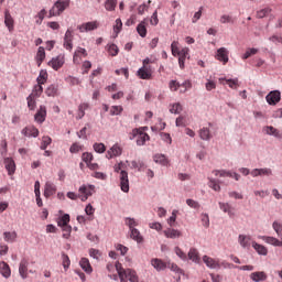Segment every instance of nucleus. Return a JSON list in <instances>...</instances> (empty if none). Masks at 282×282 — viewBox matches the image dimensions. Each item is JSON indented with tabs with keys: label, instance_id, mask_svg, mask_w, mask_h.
Here are the masks:
<instances>
[{
	"label": "nucleus",
	"instance_id": "0e129e2a",
	"mask_svg": "<svg viewBox=\"0 0 282 282\" xmlns=\"http://www.w3.org/2000/svg\"><path fill=\"white\" fill-rule=\"evenodd\" d=\"M94 151H96V153H105V151H107V148L104 145V143H95Z\"/></svg>",
	"mask_w": 282,
	"mask_h": 282
},
{
	"label": "nucleus",
	"instance_id": "de8ad7c7",
	"mask_svg": "<svg viewBox=\"0 0 282 282\" xmlns=\"http://www.w3.org/2000/svg\"><path fill=\"white\" fill-rule=\"evenodd\" d=\"M36 80H37V85H41V86L45 85V83H47V72L41 70Z\"/></svg>",
	"mask_w": 282,
	"mask_h": 282
},
{
	"label": "nucleus",
	"instance_id": "052dcab7",
	"mask_svg": "<svg viewBox=\"0 0 282 282\" xmlns=\"http://www.w3.org/2000/svg\"><path fill=\"white\" fill-rule=\"evenodd\" d=\"M174 252H175V254H177L180 257V259H182V261H186V259H188L186 253L184 251H182V249L180 247H175Z\"/></svg>",
	"mask_w": 282,
	"mask_h": 282
},
{
	"label": "nucleus",
	"instance_id": "b1692460",
	"mask_svg": "<svg viewBox=\"0 0 282 282\" xmlns=\"http://www.w3.org/2000/svg\"><path fill=\"white\" fill-rule=\"evenodd\" d=\"M252 241V237L247 235H239L238 236V243L241 246V248H250Z\"/></svg>",
	"mask_w": 282,
	"mask_h": 282
},
{
	"label": "nucleus",
	"instance_id": "423d86ee",
	"mask_svg": "<svg viewBox=\"0 0 282 282\" xmlns=\"http://www.w3.org/2000/svg\"><path fill=\"white\" fill-rule=\"evenodd\" d=\"M96 193L95 185H82L78 189V197L82 202H87Z\"/></svg>",
	"mask_w": 282,
	"mask_h": 282
},
{
	"label": "nucleus",
	"instance_id": "473e14b6",
	"mask_svg": "<svg viewBox=\"0 0 282 282\" xmlns=\"http://www.w3.org/2000/svg\"><path fill=\"white\" fill-rule=\"evenodd\" d=\"M80 268L87 272V274H91L94 269L91 268V264L89 263V259L87 258H82L79 261Z\"/></svg>",
	"mask_w": 282,
	"mask_h": 282
},
{
	"label": "nucleus",
	"instance_id": "09e8293b",
	"mask_svg": "<svg viewBox=\"0 0 282 282\" xmlns=\"http://www.w3.org/2000/svg\"><path fill=\"white\" fill-rule=\"evenodd\" d=\"M271 12H272V9H270V8L261 9L257 12V18L265 19V17H269Z\"/></svg>",
	"mask_w": 282,
	"mask_h": 282
},
{
	"label": "nucleus",
	"instance_id": "49530a36",
	"mask_svg": "<svg viewBox=\"0 0 282 282\" xmlns=\"http://www.w3.org/2000/svg\"><path fill=\"white\" fill-rule=\"evenodd\" d=\"M57 225L59 226V228H63L65 226H69V214H65L63 215L58 221Z\"/></svg>",
	"mask_w": 282,
	"mask_h": 282
},
{
	"label": "nucleus",
	"instance_id": "37998d69",
	"mask_svg": "<svg viewBox=\"0 0 282 282\" xmlns=\"http://www.w3.org/2000/svg\"><path fill=\"white\" fill-rule=\"evenodd\" d=\"M199 138L200 140H210L212 135H210V130L208 128H202L199 130Z\"/></svg>",
	"mask_w": 282,
	"mask_h": 282
},
{
	"label": "nucleus",
	"instance_id": "a211bd4d",
	"mask_svg": "<svg viewBox=\"0 0 282 282\" xmlns=\"http://www.w3.org/2000/svg\"><path fill=\"white\" fill-rule=\"evenodd\" d=\"M22 135H25L26 138H39V129L34 126L25 127L22 130Z\"/></svg>",
	"mask_w": 282,
	"mask_h": 282
},
{
	"label": "nucleus",
	"instance_id": "e2e57ef3",
	"mask_svg": "<svg viewBox=\"0 0 282 282\" xmlns=\"http://www.w3.org/2000/svg\"><path fill=\"white\" fill-rule=\"evenodd\" d=\"M63 230V238L64 239H69L70 235H72V226L67 225L65 227H62Z\"/></svg>",
	"mask_w": 282,
	"mask_h": 282
},
{
	"label": "nucleus",
	"instance_id": "774afa93",
	"mask_svg": "<svg viewBox=\"0 0 282 282\" xmlns=\"http://www.w3.org/2000/svg\"><path fill=\"white\" fill-rule=\"evenodd\" d=\"M113 30L116 34H120V30H122V20L117 19L116 24L113 25Z\"/></svg>",
	"mask_w": 282,
	"mask_h": 282
},
{
	"label": "nucleus",
	"instance_id": "7ed1b4c3",
	"mask_svg": "<svg viewBox=\"0 0 282 282\" xmlns=\"http://www.w3.org/2000/svg\"><path fill=\"white\" fill-rule=\"evenodd\" d=\"M126 165L120 162L115 165V173H119L120 188L123 193H129V173L124 171Z\"/></svg>",
	"mask_w": 282,
	"mask_h": 282
},
{
	"label": "nucleus",
	"instance_id": "58836bf2",
	"mask_svg": "<svg viewBox=\"0 0 282 282\" xmlns=\"http://www.w3.org/2000/svg\"><path fill=\"white\" fill-rule=\"evenodd\" d=\"M131 230V239H133L134 241H137V243H142V241H144V239L142 238V235L140 234V231L138 229H130Z\"/></svg>",
	"mask_w": 282,
	"mask_h": 282
},
{
	"label": "nucleus",
	"instance_id": "5701e85b",
	"mask_svg": "<svg viewBox=\"0 0 282 282\" xmlns=\"http://www.w3.org/2000/svg\"><path fill=\"white\" fill-rule=\"evenodd\" d=\"M188 260L193 261V263H202V258H199V251L195 248H191L187 253Z\"/></svg>",
	"mask_w": 282,
	"mask_h": 282
},
{
	"label": "nucleus",
	"instance_id": "13d9d810",
	"mask_svg": "<svg viewBox=\"0 0 282 282\" xmlns=\"http://www.w3.org/2000/svg\"><path fill=\"white\" fill-rule=\"evenodd\" d=\"M118 52H120L119 48H118V45L110 44L108 46V53L110 54V56H118Z\"/></svg>",
	"mask_w": 282,
	"mask_h": 282
},
{
	"label": "nucleus",
	"instance_id": "1a4fd4ad",
	"mask_svg": "<svg viewBox=\"0 0 282 282\" xmlns=\"http://www.w3.org/2000/svg\"><path fill=\"white\" fill-rule=\"evenodd\" d=\"M203 262L207 268H210V270H220L221 263H219V260L210 258L209 256L203 257Z\"/></svg>",
	"mask_w": 282,
	"mask_h": 282
},
{
	"label": "nucleus",
	"instance_id": "4be33fe9",
	"mask_svg": "<svg viewBox=\"0 0 282 282\" xmlns=\"http://www.w3.org/2000/svg\"><path fill=\"white\" fill-rule=\"evenodd\" d=\"M250 279L254 282L268 281V274L264 271H256L250 274Z\"/></svg>",
	"mask_w": 282,
	"mask_h": 282
},
{
	"label": "nucleus",
	"instance_id": "f3484780",
	"mask_svg": "<svg viewBox=\"0 0 282 282\" xmlns=\"http://www.w3.org/2000/svg\"><path fill=\"white\" fill-rule=\"evenodd\" d=\"M118 155H122V148H120L118 144H115L107 151L106 158L111 160V158H118Z\"/></svg>",
	"mask_w": 282,
	"mask_h": 282
},
{
	"label": "nucleus",
	"instance_id": "aec40b11",
	"mask_svg": "<svg viewBox=\"0 0 282 282\" xmlns=\"http://www.w3.org/2000/svg\"><path fill=\"white\" fill-rule=\"evenodd\" d=\"M151 265H153L154 270L158 272H162V270L167 268L169 262H164L162 259L154 258L151 260Z\"/></svg>",
	"mask_w": 282,
	"mask_h": 282
},
{
	"label": "nucleus",
	"instance_id": "7c9ffc66",
	"mask_svg": "<svg viewBox=\"0 0 282 282\" xmlns=\"http://www.w3.org/2000/svg\"><path fill=\"white\" fill-rule=\"evenodd\" d=\"M35 61L37 63V67H41V65H43V61H45V47L40 46L37 48Z\"/></svg>",
	"mask_w": 282,
	"mask_h": 282
},
{
	"label": "nucleus",
	"instance_id": "6ab92c4d",
	"mask_svg": "<svg viewBox=\"0 0 282 282\" xmlns=\"http://www.w3.org/2000/svg\"><path fill=\"white\" fill-rule=\"evenodd\" d=\"M52 195H56V185L47 181L44 186V197H52Z\"/></svg>",
	"mask_w": 282,
	"mask_h": 282
},
{
	"label": "nucleus",
	"instance_id": "72a5a7b5",
	"mask_svg": "<svg viewBox=\"0 0 282 282\" xmlns=\"http://www.w3.org/2000/svg\"><path fill=\"white\" fill-rule=\"evenodd\" d=\"M17 231H6L3 232V238L4 241H7L8 243H14V241H17Z\"/></svg>",
	"mask_w": 282,
	"mask_h": 282
},
{
	"label": "nucleus",
	"instance_id": "412c9836",
	"mask_svg": "<svg viewBox=\"0 0 282 282\" xmlns=\"http://www.w3.org/2000/svg\"><path fill=\"white\" fill-rule=\"evenodd\" d=\"M4 25H6V28H8L9 32H13L14 31V19L10 14L9 10H7L4 12Z\"/></svg>",
	"mask_w": 282,
	"mask_h": 282
},
{
	"label": "nucleus",
	"instance_id": "c85d7f7f",
	"mask_svg": "<svg viewBox=\"0 0 282 282\" xmlns=\"http://www.w3.org/2000/svg\"><path fill=\"white\" fill-rule=\"evenodd\" d=\"M138 76L142 80H151V78L153 77V75L151 74V70H149V68H147L145 66L141 67L138 70Z\"/></svg>",
	"mask_w": 282,
	"mask_h": 282
},
{
	"label": "nucleus",
	"instance_id": "a19ab883",
	"mask_svg": "<svg viewBox=\"0 0 282 282\" xmlns=\"http://www.w3.org/2000/svg\"><path fill=\"white\" fill-rule=\"evenodd\" d=\"M118 6V0H106L105 8L108 12H113Z\"/></svg>",
	"mask_w": 282,
	"mask_h": 282
},
{
	"label": "nucleus",
	"instance_id": "4c0bfd02",
	"mask_svg": "<svg viewBox=\"0 0 282 282\" xmlns=\"http://www.w3.org/2000/svg\"><path fill=\"white\" fill-rule=\"evenodd\" d=\"M41 94H43V86L37 84L34 86L32 93L29 95L31 98H40Z\"/></svg>",
	"mask_w": 282,
	"mask_h": 282
},
{
	"label": "nucleus",
	"instance_id": "603ef678",
	"mask_svg": "<svg viewBox=\"0 0 282 282\" xmlns=\"http://www.w3.org/2000/svg\"><path fill=\"white\" fill-rule=\"evenodd\" d=\"M52 144V138L50 137H43L42 139V143L40 145V149L42 151H45V149H47V147H50Z\"/></svg>",
	"mask_w": 282,
	"mask_h": 282
},
{
	"label": "nucleus",
	"instance_id": "680f3d73",
	"mask_svg": "<svg viewBox=\"0 0 282 282\" xmlns=\"http://www.w3.org/2000/svg\"><path fill=\"white\" fill-rule=\"evenodd\" d=\"M56 91H58V89L56 88V86L51 85V86H48V87L46 88L45 94H46V96L52 97V96H56Z\"/></svg>",
	"mask_w": 282,
	"mask_h": 282
},
{
	"label": "nucleus",
	"instance_id": "6e6d98bb",
	"mask_svg": "<svg viewBox=\"0 0 282 282\" xmlns=\"http://www.w3.org/2000/svg\"><path fill=\"white\" fill-rule=\"evenodd\" d=\"M123 108L122 106H112L110 108V116H120V113H122Z\"/></svg>",
	"mask_w": 282,
	"mask_h": 282
},
{
	"label": "nucleus",
	"instance_id": "ddd939ff",
	"mask_svg": "<svg viewBox=\"0 0 282 282\" xmlns=\"http://www.w3.org/2000/svg\"><path fill=\"white\" fill-rule=\"evenodd\" d=\"M82 56L87 58V50L77 47L73 56V63H75V65H80Z\"/></svg>",
	"mask_w": 282,
	"mask_h": 282
},
{
	"label": "nucleus",
	"instance_id": "8fccbe9b",
	"mask_svg": "<svg viewBox=\"0 0 282 282\" xmlns=\"http://www.w3.org/2000/svg\"><path fill=\"white\" fill-rule=\"evenodd\" d=\"M208 186H209V188H213V191H216L217 193H219V191H221V186H219V181H217V180L209 178Z\"/></svg>",
	"mask_w": 282,
	"mask_h": 282
},
{
	"label": "nucleus",
	"instance_id": "864d4df0",
	"mask_svg": "<svg viewBox=\"0 0 282 282\" xmlns=\"http://www.w3.org/2000/svg\"><path fill=\"white\" fill-rule=\"evenodd\" d=\"M28 101V107L31 111H34V109H36V97H28L26 98Z\"/></svg>",
	"mask_w": 282,
	"mask_h": 282
},
{
	"label": "nucleus",
	"instance_id": "f704fd0d",
	"mask_svg": "<svg viewBox=\"0 0 282 282\" xmlns=\"http://www.w3.org/2000/svg\"><path fill=\"white\" fill-rule=\"evenodd\" d=\"M153 160L156 164H162V166H169V159L164 154H155Z\"/></svg>",
	"mask_w": 282,
	"mask_h": 282
},
{
	"label": "nucleus",
	"instance_id": "f8f14e48",
	"mask_svg": "<svg viewBox=\"0 0 282 282\" xmlns=\"http://www.w3.org/2000/svg\"><path fill=\"white\" fill-rule=\"evenodd\" d=\"M45 118H47V108L45 106H40V109L34 116L35 122L43 124L45 122Z\"/></svg>",
	"mask_w": 282,
	"mask_h": 282
},
{
	"label": "nucleus",
	"instance_id": "dca6fc26",
	"mask_svg": "<svg viewBox=\"0 0 282 282\" xmlns=\"http://www.w3.org/2000/svg\"><path fill=\"white\" fill-rule=\"evenodd\" d=\"M4 169L8 171V175H14L17 171V164L12 158L4 159Z\"/></svg>",
	"mask_w": 282,
	"mask_h": 282
},
{
	"label": "nucleus",
	"instance_id": "5fc2aeb1",
	"mask_svg": "<svg viewBox=\"0 0 282 282\" xmlns=\"http://www.w3.org/2000/svg\"><path fill=\"white\" fill-rule=\"evenodd\" d=\"M200 221H202L204 228H209L210 227V218L208 217V214H202L200 215Z\"/></svg>",
	"mask_w": 282,
	"mask_h": 282
},
{
	"label": "nucleus",
	"instance_id": "ea45409f",
	"mask_svg": "<svg viewBox=\"0 0 282 282\" xmlns=\"http://www.w3.org/2000/svg\"><path fill=\"white\" fill-rule=\"evenodd\" d=\"M226 80L227 85H229L230 89H237L239 87V79H226V78H219V83H224Z\"/></svg>",
	"mask_w": 282,
	"mask_h": 282
},
{
	"label": "nucleus",
	"instance_id": "a18cd8bd",
	"mask_svg": "<svg viewBox=\"0 0 282 282\" xmlns=\"http://www.w3.org/2000/svg\"><path fill=\"white\" fill-rule=\"evenodd\" d=\"M167 268H169L172 272H175L176 274H184V270H182L181 268H178V265L175 264L174 262L167 261Z\"/></svg>",
	"mask_w": 282,
	"mask_h": 282
},
{
	"label": "nucleus",
	"instance_id": "79ce46f5",
	"mask_svg": "<svg viewBox=\"0 0 282 282\" xmlns=\"http://www.w3.org/2000/svg\"><path fill=\"white\" fill-rule=\"evenodd\" d=\"M62 265L65 270V272H67V270H69V265H72V261L69 260V256H67L66 253H62Z\"/></svg>",
	"mask_w": 282,
	"mask_h": 282
},
{
	"label": "nucleus",
	"instance_id": "cd10ccee",
	"mask_svg": "<svg viewBox=\"0 0 282 282\" xmlns=\"http://www.w3.org/2000/svg\"><path fill=\"white\" fill-rule=\"evenodd\" d=\"M251 175H252V177H259L261 175L270 176V175H272V170L268 169V167L254 169V170L251 171Z\"/></svg>",
	"mask_w": 282,
	"mask_h": 282
},
{
	"label": "nucleus",
	"instance_id": "c756f323",
	"mask_svg": "<svg viewBox=\"0 0 282 282\" xmlns=\"http://www.w3.org/2000/svg\"><path fill=\"white\" fill-rule=\"evenodd\" d=\"M0 274H2L4 279H10L12 274V271L10 270V265L4 261L0 262Z\"/></svg>",
	"mask_w": 282,
	"mask_h": 282
},
{
	"label": "nucleus",
	"instance_id": "6e6552de",
	"mask_svg": "<svg viewBox=\"0 0 282 282\" xmlns=\"http://www.w3.org/2000/svg\"><path fill=\"white\" fill-rule=\"evenodd\" d=\"M74 31L72 29H67L64 35V47L65 50H68V52H72L74 50Z\"/></svg>",
	"mask_w": 282,
	"mask_h": 282
},
{
	"label": "nucleus",
	"instance_id": "bb28decb",
	"mask_svg": "<svg viewBox=\"0 0 282 282\" xmlns=\"http://www.w3.org/2000/svg\"><path fill=\"white\" fill-rule=\"evenodd\" d=\"M28 265H30V262L26 259H22L19 265V274L22 279L28 276Z\"/></svg>",
	"mask_w": 282,
	"mask_h": 282
},
{
	"label": "nucleus",
	"instance_id": "4468645a",
	"mask_svg": "<svg viewBox=\"0 0 282 282\" xmlns=\"http://www.w3.org/2000/svg\"><path fill=\"white\" fill-rule=\"evenodd\" d=\"M77 30H79V32H91L94 30H98V22L94 21L83 23L82 25L77 26Z\"/></svg>",
	"mask_w": 282,
	"mask_h": 282
},
{
	"label": "nucleus",
	"instance_id": "393cba45",
	"mask_svg": "<svg viewBox=\"0 0 282 282\" xmlns=\"http://www.w3.org/2000/svg\"><path fill=\"white\" fill-rule=\"evenodd\" d=\"M188 47H184L181 50V52L178 53V65L181 69H184V63L186 61V58H188Z\"/></svg>",
	"mask_w": 282,
	"mask_h": 282
},
{
	"label": "nucleus",
	"instance_id": "39448f33",
	"mask_svg": "<svg viewBox=\"0 0 282 282\" xmlns=\"http://www.w3.org/2000/svg\"><path fill=\"white\" fill-rule=\"evenodd\" d=\"M137 138V145L138 147H144L147 144V141L151 140V137L147 132H142L141 129H133L130 133L129 139L134 140Z\"/></svg>",
	"mask_w": 282,
	"mask_h": 282
},
{
	"label": "nucleus",
	"instance_id": "bf43d9fd",
	"mask_svg": "<svg viewBox=\"0 0 282 282\" xmlns=\"http://www.w3.org/2000/svg\"><path fill=\"white\" fill-rule=\"evenodd\" d=\"M82 160H83V162H85V164H88L94 161V154H91L89 152L83 153Z\"/></svg>",
	"mask_w": 282,
	"mask_h": 282
},
{
	"label": "nucleus",
	"instance_id": "2f4dec72",
	"mask_svg": "<svg viewBox=\"0 0 282 282\" xmlns=\"http://www.w3.org/2000/svg\"><path fill=\"white\" fill-rule=\"evenodd\" d=\"M251 245L258 254L268 256V248L265 246L257 243V241H252Z\"/></svg>",
	"mask_w": 282,
	"mask_h": 282
},
{
	"label": "nucleus",
	"instance_id": "3c124183",
	"mask_svg": "<svg viewBox=\"0 0 282 282\" xmlns=\"http://www.w3.org/2000/svg\"><path fill=\"white\" fill-rule=\"evenodd\" d=\"M180 42L177 41H173L172 44H171V51H172V56H178L180 55Z\"/></svg>",
	"mask_w": 282,
	"mask_h": 282
},
{
	"label": "nucleus",
	"instance_id": "a878e982",
	"mask_svg": "<svg viewBox=\"0 0 282 282\" xmlns=\"http://www.w3.org/2000/svg\"><path fill=\"white\" fill-rule=\"evenodd\" d=\"M163 235L167 238V239H177L180 237H182V231L177 230V229H172L169 228L166 230L163 231Z\"/></svg>",
	"mask_w": 282,
	"mask_h": 282
},
{
	"label": "nucleus",
	"instance_id": "0eeeda50",
	"mask_svg": "<svg viewBox=\"0 0 282 282\" xmlns=\"http://www.w3.org/2000/svg\"><path fill=\"white\" fill-rule=\"evenodd\" d=\"M48 67H52L55 72H58L65 65V54H59L56 57H53L48 63Z\"/></svg>",
	"mask_w": 282,
	"mask_h": 282
},
{
	"label": "nucleus",
	"instance_id": "9d476101",
	"mask_svg": "<svg viewBox=\"0 0 282 282\" xmlns=\"http://www.w3.org/2000/svg\"><path fill=\"white\" fill-rule=\"evenodd\" d=\"M214 175L219 176V177H234V180H236V182H239L241 175L237 174V173H232L230 171H226V170H214L213 171Z\"/></svg>",
	"mask_w": 282,
	"mask_h": 282
},
{
	"label": "nucleus",
	"instance_id": "69168bd1",
	"mask_svg": "<svg viewBox=\"0 0 282 282\" xmlns=\"http://www.w3.org/2000/svg\"><path fill=\"white\" fill-rule=\"evenodd\" d=\"M83 150V145H80L79 143H73L69 148V151L72 153H78Z\"/></svg>",
	"mask_w": 282,
	"mask_h": 282
},
{
	"label": "nucleus",
	"instance_id": "9b49d317",
	"mask_svg": "<svg viewBox=\"0 0 282 282\" xmlns=\"http://www.w3.org/2000/svg\"><path fill=\"white\" fill-rule=\"evenodd\" d=\"M265 100L269 105H276V102H281V91L279 90L270 91L267 95Z\"/></svg>",
	"mask_w": 282,
	"mask_h": 282
},
{
	"label": "nucleus",
	"instance_id": "2eb2a0df",
	"mask_svg": "<svg viewBox=\"0 0 282 282\" xmlns=\"http://www.w3.org/2000/svg\"><path fill=\"white\" fill-rule=\"evenodd\" d=\"M216 59L226 65L228 63V50L226 47H220L217 50Z\"/></svg>",
	"mask_w": 282,
	"mask_h": 282
},
{
	"label": "nucleus",
	"instance_id": "338daca9",
	"mask_svg": "<svg viewBox=\"0 0 282 282\" xmlns=\"http://www.w3.org/2000/svg\"><path fill=\"white\" fill-rule=\"evenodd\" d=\"M169 87H170L171 91H177L181 87V84L177 83V80H171L169 84Z\"/></svg>",
	"mask_w": 282,
	"mask_h": 282
},
{
	"label": "nucleus",
	"instance_id": "f03ea898",
	"mask_svg": "<svg viewBox=\"0 0 282 282\" xmlns=\"http://www.w3.org/2000/svg\"><path fill=\"white\" fill-rule=\"evenodd\" d=\"M115 270L118 272L120 282H140L138 273L132 269H124L120 262H116Z\"/></svg>",
	"mask_w": 282,
	"mask_h": 282
},
{
	"label": "nucleus",
	"instance_id": "e433bc0d",
	"mask_svg": "<svg viewBox=\"0 0 282 282\" xmlns=\"http://www.w3.org/2000/svg\"><path fill=\"white\" fill-rule=\"evenodd\" d=\"M218 205H219L220 210H223L224 213H227L229 215V217H232V215H235L232 213V206H230V204L220 202V203H218Z\"/></svg>",
	"mask_w": 282,
	"mask_h": 282
},
{
	"label": "nucleus",
	"instance_id": "4d7b16f0",
	"mask_svg": "<svg viewBox=\"0 0 282 282\" xmlns=\"http://www.w3.org/2000/svg\"><path fill=\"white\" fill-rule=\"evenodd\" d=\"M89 109V105L88 104H82L78 107V118H84L85 117V110Z\"/></svg>",
	"mask_w": 282,
	"mask_h": 282
},
{
	"label": "nucleus",
	"instance_id": "20e7f679",
	"mask_svg": "<svg viewBox=\"0 0 282 282\" xmlns=\"http://www.w3.org/2000/svg\"><path fill=\"white\" fill-rule=\"evenodd\" d=\"M67 8H69V0H56L52 9L48 11V19H52V17H61Z\"/></svg>",
	"mask_w": 282,
	"mask_h": 282
},
{
	"label": "nucleus",
	"instance_id": "c9c22d12",
	"mask_svg": "<svg viewBox=\"0 0 282 282\" xmlns=\"http://www.w3.org/2000/svg\"><path fill=\"white\" fill-rule=\"evenodd\" d=\"M137 32L142 39L147 36V20H143L138 24Z\"/></svg>",
	"mask_w": 282,
	"mask_h": 282
},
{
	"label": "nucleus",
	"instance_id": "f257e3e1",
	"mask_svg": "<svg viewBox=\"0 0 282 282\" xmlns=\"http://www.w3.org/2000/svg\"><path fill=\"white\" fill-rule=\"evenodd\" d=\"M272 228L274 232L278 235V237H280V240L272 236H258V239H261L262 241H264V243H269V246L282 248V224L279 223L278 220H274L272 224Z\"/></svg>",
	"mask_w": 282,
	"mask_h": 282
},
{
	"label": "nucleus",
	"instance_id": "c03bdc74",
	"mask_svg": "<svg viewBox=\"0 0 282 282\" xmlns=\"http://www.w3.org/2000/svg\"><path fill=\"white\" fill-rule=\"evenodd\" d=\"M264 131L268 135H274V138H279L281 134L279 133V130L272 126H267L264 128Z\"/></svg>",
	"mask_w": 282,
	"mask_h": 282
}]
</instances>
